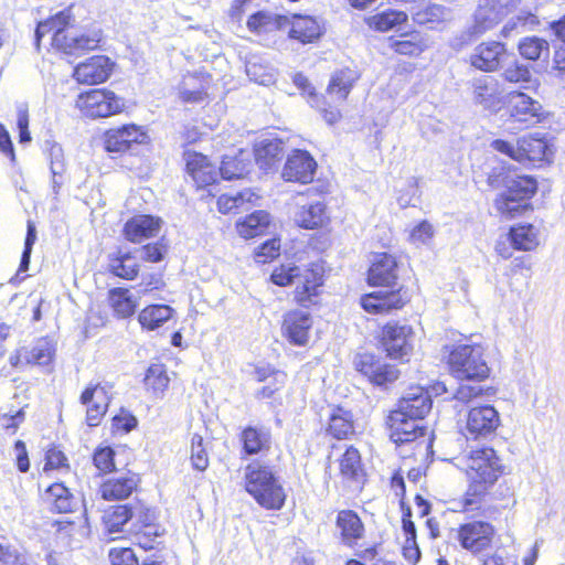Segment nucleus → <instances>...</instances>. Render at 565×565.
<instances>
[{
	"label": "nucleus",
	"instance_id": "nucleus-1",
	"mask_svg": "<svg viewBox=\"0 0 565 565\" xmlns=\"http://www.w3.org/2000/svg\"><path fill=\"white\" fill-rule=\"evenodd\" d=\"M71 10H64L42 21L35 30V42L39 47L42 38L52 33L51 44L65 54L76 55L95 50L100 42V33L77 34L72 25Z\"/></svg>",
	"mask_w": 565,
	"mask_h": 565
},
{
	"label": "nucleus",
	"instance_id": "nucleus-2",
	"mask_svg": "<svg viewBox=\"0 0 565 565\" xmlns=\"http://www.w3.org/2000/svg\"><path fill=\"white\" fill-rule=\"evenodd\" d=\"M245 489L266 510H280L286 492L273 469L259 461L250 462L245 469Z\"/></svg>",
	"mask_w": 565,
	"mask_h": 565
},
{
	"label": "nucleus",
	"instance_id": "nucleus-3",
	"mask_svg": "<svg viewBox=\"0 0 565 565\" xmlns=\"http://www.w3.org/2000/svg\"><path fill=\"white\" fill-rule=\"evenodd\" d=\"M502 473L501 460L493 448L475 449L467 459L469 492L473 495L484 493Z\"/></svg>",
	"mask_w": 565,
	"mask_h": 565
},
{
	"label": "nucleus",
	"instance_id": "nucleus-4",
	"mask_svg": "<svg viewBox=\"0 0 565 565\" xmlns=\"http://www.w3.org/2000/svg\"><path fill=\"white\" fill-rule=\"evenodd\" d=\"M449 365L459 380L481 381L489 376L490 369L480 345L459 344L449 354Z\"/></svg>",
	"mask_w": 565,
	"mask_h": 565
},
{
	"label": "nucleus",
	"instance_id": "nucleus-5",
	"mask_svg": "<svg viewBox=\"0 0 565 565\" xmlns=\"http://www.w3.org/2000/svg\"><path fill=\"white\" fill-rule=\"evenodd\" d=\"M536 191V181L518 177L509 181L507 190L495 200L497 210L508 217H515L530 209L529 200Z\"/></svg>",
	"mask_w": 565,
	"mask_h": 565
},
{
	"label": "nucleus",
	"instance_id": "nucleus-6",
	"mask_svg": "<svg viewBox=\"0 0 565 565\" xmlns=\"http://www.w3.org/2000/svg\"><path fill=\"white\" fill-rule=\"evenodd\" d=\"M77 106L87 117L104 118L124 110V99L107 89H90L81 94Z\"/></svg>",
	"mask_w": 565,
	"mask_h": 565
},
{
	"label": "nucleus",
	"instance_id": "nucleus-7",
	"mask_svg": "<svg viewBox=\"0 0 565 565\" xmlns=\"http://www.w3.org/2000/svg\"><path fill=\"white\" fill-rule=\"evenodd\" d=\"M420 419L409 418L403 412L393 411L388 417L391 440L398 447L411 445L412 450L425 443V427L419 424Z\"/></svg>",
	"mask_w": 565,
	"mask_h": 565
},
{
	"label": "nucleus",
	"instance_id": "nucleus-8",
	"mask_svg": "<svg viewBox=\"0 0 565 565\" xmlns=\"http://www.w3.org/2000/svg\"><path fill=\"white\" fill-rule=\"evenodd\" d=\"M515 7V0H480L475 13L470 34L482 35L491 30L499 21Z\"/></svg>",
	"mask_w": 565,
	"mask_h": 565
},
{
	"label": "nucleus",
	"instance_id": "nucleus-9",
	"mask_svg": "<svg viewBox=\"0 0 565 565\" xmlns=\"http://www.w3.org/2000/svg\"><path fill=\"white\" fill-rule=\"evenodd\" d=\"M415 333L411 326L387 323L383 328L382 343L392 359H408L414 349Z\"/></svg>",
	"mask_w": 565,
	"mask_h": 565
},
{
	"label": "nucleus",
	"instance_id": "nucleus-10",
	"mask_svg": "<svg viewBox=\"0 0 565 565\" xmlns=\"http://www.w3.org/2000/svg\"><path fill=\"white\" fill-rule=\"evenodd\" d=\"M500 425L498 411L491 405L472 407L467 415L468 438H487L494 434Z\"/></svg>",
	"mask_w": 565,
	"mask_h": 565
},
{
	"label": "nucleus",
	"instance_id": "nucleus-11",
	"mask_svg": "<svg viewBox=\"0 0 565 565\" xmlns=\"http://www.w3.org/2000/svg\"><path fill=\"white\" fill-rule=\"evenodd\" d=\"M508 50L504 43L487 41L478 44L469 56L472 67L491 73L498 71L507 56Z\"/></svg>",
	"mask_w": 565,
	"mask_h": 565
},
{
	"label": "nucleus",
	"instance_id": "nucleus-12",
	"mask_svg": "<svg viewBox=\"0 0 565 565\" xmlns=\"http://www.w3.org/2000/svg\"><path fill=\"white\" fill-rule=\"evenodd\" d=\"M277 24L279 29L289 28L288 36L302 44L317 41L323 32L320 22L309 15L295 14L291 19L288 17H278Z\"/></svg>",
	"mask_w": 565,
	"mask_h": 565
},
{
	"label": "nucleus",
	"instance_id": "nucleus-13",
	"mask_svg": "<svg viewBox=\"0 0 565 565\" xmlns=\"http://www.w3.org/2000/svg\"><path fill=\"white\" fill-rule=\"evenodd\" d=\"M312 327L311 315L302 309L286 312L282 318L281 333L294 345H306Z\"/></svg>",
	"mask_w": 565,
	"mask_h": 565
},
{
	"label": "nucleus",
	"instance_id": "nucleus-14",
	"mask_svg": "<svg viewBox=\"0 0 565 565\" xmlns=\"http://www.w3.org/2000/svg\"><path fill=\"white\" fill-rule=\"evenodd\" d=\"M317 163L309 152L295 150L288 158L282 170V178L288 182L309 183L313 180Z\"/></svg>",
	"mask_w": 565,
	"mask_h": 565
},
{
	"label": "nucleus",
	"instance_id": "nucleus-15",
	"mask_svg": "<svg viewBox=\"0 0 565 565\" xmlns=\"http://www.w3.org/2000/svg\"><path fill=\"white\" fill-rule=\"evenodd\" d=\"M408 301L406 291L402 289L391 291H374L361 298L362 308L370 313H388L402 308Z\"/></svg>",
	"mask_w": 565,
	"mask_h": 565
},
{
	"label": "nucleus",
	"instance_id": "nucleus-16",
	"mask_svg": "<svg viewBox=\"0 0 565 565\" xmlns=\"http://www.w3.org/2000/svg\"><path fill=\"white\" fill-rule=\"evenodd\" d=\"M113 62L104 55H96L74 68V78L82 84L95 85L105 82L111 74Z\"/></svg>",
	"mask_w": 565,
	"mask_h": 565
},
{
	"label": "nucleus",
	"instance_id": "nucleus-17",
	"mask_svg": "<svg viewBox=\"0 0 565 565\" xmlns=\"http://www.w3.org/2000/svg\"><path fill=\"white\" fill-rule=\"evenodd\" d=\"M322 266L313 264L310 268H300V277L297 278V287L295 289V300L308 307L316 302L318 289L322 285Z\"/></svg>",
	"mask_w": 565,
	"mask_h": 565
},
{
	"label": "nucleus",
	"instance_id": "nucleus-18",
	"mask_svg": "<svg viewBox=\"0 0 565 565\" xmlns=\"http://www.w3.org/2000/svg\"><path fill=\"white\" fill-rule=\"evenodd\" d=\"M472 98L484 109H495L502 102L500 82L490 75H481L471 82Z\"/></svg>",
	"mask_w": 565,
	"mask_h": 565
},
{
	"label": "nucleus",
	"instance_id": "nucleus-19",
	"mask_svg": "<svg viewBox=\"0 0 565 565\" xmlns=\"http://www.w3.org/2000/svg\"><path fill=\"white\" fill-rule=\"evenodd\" d=\"M493 536V527L487 522H471L463 524L458 532L461 546L473 553L489 546Z\"/></svg>",
	"mask_w": 565,
	"mask_h": 565
},
{
	"label": "nucleus",
	"instance_id": "nucleus-20",
	"mask_svg": "<svg viewBox=\"0 0 565 565\" xmlns=\"http://www.w3.org/2000/svg\"><path fill=\"white\" fill-rule=\"evenodd\" d=\"M355 366L376 385H384L398 377V370L395 366L382 363L371 354H360L355 360Z\"/></svg>",
	"mask_w": 565,
	"mask_h": 565
},
{
	"label": "nucleus",
	"instance_id": "nucleus-21",
	"mask_svg": "<svg viewBox=\"0 0 565 565\" xmlns=\"http://www.w3.org/2000/svg\"><path fill=\"white\" fill-rule=\"evenodd\" d=\"M109 398L107 391L100 384L87 386L82 395L81 403L87 405L86 422L88 426L95 427L107 412Z\"/></svg>",
	"mask_w": 565,
	"mask_h": 565
},
{
	"label": "nucleus",
	"instance_id": "nucleus-22",
	"mask_svg": "<svg viewBox=\"0 0 565 565\" xmlns=\"http://www.w3.org/2000/svg\"><path fill=\"white\" fill-rule=\"evenodd\" d=\"M543 119L542 105L524 93L515 94L511 99V120L530 127Z\"/></svg>",
	"mask_w": 565,
	"mask_h": 565
},
{
	"label": "nucleus",
	"instance_id": "nucleus-23",
	"mask_svg": "<svg viewBox=\"0 0 565 565\" xmlns=\"http://www.w3.org/2000/svg\"><path fill=\"white\" fill-rule=\"evenodd\" d=\"M145 139L143 131L136 125H126L120 128L109 129L105 134V149L108 152H124L135 143H141Z\"/></svg>",
	"mask_w": 565,
	"mask_h": 565
},
{
	"label": "nucleus",
	"instance_id": "nucleus-24",
	"mask_svg": "<svg viewBox=\"0 0 565 565\" xmlns=\"http://www.w3.org/2000/svg\"><path fill=\"white\" fill-rule=\"evenodd\" d=\"M397 279V262L387 253L376 254L369 269L370 285L391 287Z\"/></svg>",
	"mask_w": 565,
	"mask_h": 565
},
{
	"label": "nucleus",
	"instance_id": "nucleus-25",
	"mask_svg": "<svg viewBox=\"0 0 565 565\" xmlns=\"http://www.w3.org/2000/svg\"><path fill=\"white\" fill-rule=\"evenodd\" d=\"M55 353L53 342L49 338H40L32 345L22 347L17 351L15 359L11 358L13 365L19 364H35V365H47Z\"/></svg>",
	"mask_w": 565,
	"mask_h": 565
},
{
	"label": "nucleus",
	"instance_id": "nucleus-26",
	"mask_svg": "<svg viewBox=\"0 0 565 565\" xmlns=\"http://www.w3.org/2000/svg\"><path fill=\"white\" fill-rule=\"evenodd\" d=\"M431 409L429 394L419 386L411 387L401 398L396 411L403 412L409 418L423 419Z\"/></svg>",
	"mask_w": 565,
	"mask_h": 565
},
{
	"label": "nucleus",
	"instance_id": "nucleus-27",
	"mask_svg": "<svg viewBox=\"0 0 565 565\" xmlns=\"http://www.w3.org/2000/svg\"><path fill=\"white\" fill-rule=\"evenodd\" d=\"M185 161L186 171L198 186H206L217 180L220 169L217 170L207 157L196 152H186Z\"/></svg>",
	"mask_w": 565,
	"mask_h": 565
},
{
	"label": "nucleus",
	"instance_id": "nucleus-28",
	"mask_svg": "<svg viewBox=\"0 0 565 565\" xmlns=\"http://www.w3.org/2000/svg\"><path fill=\"white\" fill-rule=\"evenodd\" d=\"M129 521H131L129 504H118L106 510L103 514V524L109 540L114 541L129 535V530L125 529Z\"/></svg>",
	"mask_w": 565,
	"mask_h": 565
},
{
	"label": "nucleus",
	"instance_id": "nucleus-29",
	"mask_svg": "<svg viewBox=\"0 0 565 565\" xmlns=\"http://www.w3.org/2000/svg\"><path fill=\"white\" fill-rule=\"evenodd\" d=\"M160 228L158 220L150 215H137L130 218L124 227L125 237L131 243H140L143 239L157 235Z\"/></svg>",
	"mask_w": 565,
	"mask_h": 565
},
{
	"label": "nucleus",
	"instance_id": "nucleus-30",
	"mask_svg": "<svg viewBox=\"0 0 565 565\" xmlns=\"http://www.w3.org/2000/svg\"><path fill=\"white\" fill-rule=\"evenodd\" d=\"M337 529L340 532L341 542L348 546L356 544L364 534V525L359 515L352 510H342L337 515Z\"/></svg>",
	"mask_w": 565,
	"mask_h": 565
},
{
	"label": "nucleus",
	"instance_id": "nucleus-31",
	"mask_svg": "<svg viewBox=\"0 0 565 565\" xmlns=\"http://www.w3.org/2000/svg\"><path fill=\"white\" fill-rule=\"evenodd\" d=\"M138 481L135 475L110 478L102 483L98 492L107 501L124 500L136 490Z\"/></svg>",
	"mask_w": 565,
	"mask_h": 565
},
{
	"label": "nucleus",
	"instance_id": "nucleus-32",
	"mask_svg": "<svg viewBox=\"0 0 565 565\" xmlns=\"http://www.w3.org/2000/svg\"><path fill=\"white\" fill-rule=\"evenodd\" d=\"M284 154V141L279 138H263L255 145L256 162L262 169H270Z\"/></svg>",
	"mask_w": 565,
	"mask_h": 565
},
{
	"label": "nucleus",
	"instance_id": "nucleus-33",
	"mask_svg": "<svg viewBox=\"0 0 565 565\" xmlns=\"http://www.w3.org/2000/svg\"><path fill=\"white\" fill-rule=\"evenodd\" d=\"M340 473L349 482L358 484L364 481L365 472L361 461V455L354 447H349L339 461Z\"/></svg>",
	"mask_w": 565,
	"mask_h": 565
},
{
	"label": "nucleus",
	"instance_id": "nucleus-34",
	"mask_svg": "<svg viewBox=\"0 0 565 565\" xmlns=\"http://www.w3.org/2000/svg\"><path fill=\"white\" fill-rule=\"evenodd\" d=\"M326 218V205L321 202L301 205L295 214V222L309 230L321 226Z\"/></svg>",
	"mask_w": 565,
	"mask_h": 565
},
{
	"label": "nucleus",
	"instance_id": "nucleus-35",
	"mask_svg": "<svg viewBox=\"0 0 565 565\" xmlns=\"http://www.w3.org/2000/svg\"><path fill=\"white\" fill-rule=\"evenodd\" d=\"M269 223V214L259 210L247 215L244 220L237 222L236 228L238 234L247 239L264 234Z\"/></svg>",
	"mask_w": 565,
	"mask_h": 565
},
{
	"label": "nucleus",
	"instance_id": "nucleus-36",
	"mask_svg": "<svg viewBox=\"0 0 565 565\" xmlns=\"http://www.w3.org/2000/svg\"><path fill=\"white\" fill-rule=\"evenodd\" d=\"M109 270L119 278L131 280L137 277L139 265L131 253L119 250L116 255L109 256Z\"/></svg>",
	"mask_w": 565,
	"mask_h": 565
},
{
	"label": "nucleus",
	"instance_id": "nucleus-37",
	"mask_svg": "<svg viewBox=\"0 0 565 565\" xmlns=\"http://www.w3.org/2000/svg\"><path fill=\"white\" fill-rule=\"evenodd\" d=\"M46 145L52 173V189L57 194L64 182V173L66 171L64 151L61 145L56 142H46Z\"/></svg>",
	"mask_w": 565,
	"mask_h": 565
},
{
	"label": "nucleus",
	"instance_id": "nucleus-38",
	"mask_svg": "<svg viewBox=\"0 0 565 565\" xmlns=\"http://www.w3.org/2000/svg\"><path fill=\"white\" fill-rule=\"evenodd\" d=\"M172 312L170 306L151 305L140 311L138 320L143 329L156 330L171 318Z\"/></svg>",
	"mask_w": 565,
	"mask_h": 565
},
{
	"label": "nucleus",
	"instance_id": "nucleus-39",
	"mask_svg": "<svg viewBox=\"0 0 565 565\" xmlns=\"http://www.w3.org/2000/svg\"><path fill=\"white\" fill-rule=\"evenodd\" d=\"M244 450L255 455L269 447L270 431L265 427H246L242 433Z\"/></svg>",
	"mask_w": 565,
	"mask_h": 565
},
{
	"label": "nucleus",
	"instance_id": "nucleus-40",
	"mask_svg": "<svg viewBox=\"0 0 565 565\" xmlns=\"http://www.w3.org/2000/svg\"><path fill=\"white\" fill-rule=\"evenodd\" d=\"M520 162L541 161L545 158L547 145L543 138L532 135L518 140Z\"/></svg>",
	"mask_w": 565,
	"mask_h": 565
},
{
	"label": "nucleus",
	"instance_id": "nucleus-41",
	"mask_svg": "<svg viewBox=\"0 0 565 565\" xmlns=\"http://www.w3.org/2000/svg\"><path fill=\"white\" fill-rule=\"evenodd\" d=\"M110 305L119 318H127L135 313L138 299L125 288H114L109 291Z\"/></svg>",
	"mask_w": 565,
	"mask_h": 565
},
{
	"label": "nucleus",
	"instance_id": "nucleus-42",
	"mask_svg": "<svg viewBox=\"0 0 565 565\" xmlns=\"http://www.w3.org/2000/svg\"><path fill=\"white\" fill-rule=\"evenodd\" d=\"M49 500L58 513H68L76 509L78 500L63 483H54L47 489Z\"/></svg>",
	"mask_w": 565,
	"mask_h": 565
},
{
	"label": "nucleus",
	"instance_id": "nucleus-43",
	"mask_svg": "<svg viewBox=\"0 0 565 565\" xmlns=\"http://www.w3.org/2000/svg\"><path fill=\"white\" fill-rule=\"evenodd\" d=\"M328 433L337 439H345L354 434L353 416L343 408L334 411L329 418Z\"/></svg>",
	"mask_w": 565,
	"mask_h": 565
},
{
	"label": "nucleus",
	"instance_id": "nucleus-44",
	"mask_svg": "<svg viewBox=\"0 0 565 565\" xmlns=\"http://www.w3.org/2000/svg\"><path fill=\"white\" fill-rule=\"evenodd\" d=\"M356 79L358 75L354 71L350 68L341 70L332 75L328 85V93L340 100H344Z\"/></svg>",
	"mask_w": 565,
	"mask_h": 565
},
{
	"label": "nucleus",
	"instance_id": "nucleus-45",
	"mask_svg": "<svg viewBox=\"0 0 565 565\" xmlns=\"http://www.w3.org/2000/svg\"><path fill=\"white\" fill-rule=\"evenodd\" d=\"M518 50L523 58L539 61L541 57L548 56L550 44L542 38L526 36L519 42Z\"/></svg>",
	"mask_w": 565,
	"mask_h": 565
},
{
	"label": "nucleus",
	"instance_id": "nucleus-46",
	"mask_svg": "<svg viewBox=\"0 0 565 565\" xmlns=\"http://www.w3.org/2000/svg\"><path fill=\"white\" fill-rule=\"evenodd\" d=\"M510 238L514 248L521 250H532L539 245L537 230L531 224L512 227Z\"/></svg>",
	"mask_w": 565,
	"mask_h": 565
},
{
	"label": "nucleus",
	"instance_id": "nucleus-47",
	"mask_svg": "<svg viewBox=\"0 0 565 565\" xmlns=\"http://www.w3.org/2000/svg\"><path fill=\"white\" fill-rule=\"evenodd\" d=\"M166 529L159 523H152L145 527L129 529V535L135 537L136 543L143 550H151L164 535Z\"/></svg>",
	"mask_w": 565,
	"mask_h": 565
},
{
	"label": "nucleus",
	"instance_id": "nucleus-48",
	"mask_svg": "<svg viewBox=\"0 0 565 565\" xmlns=\"http://www.w3.org/2000/svg\"><path fill=\"white\" fill-rule=\"evenodd\" d=\"M407 20V15L403 11H384L372 15L367 19L370 28H373L381 32H386L404 23Z\"/></svg>",
	"mask_w": 565,
	"mask_h": 565
},
{
	"label": "nucleus",
	"instance_id": "nucleus-49",
	"mask_svg": "<svg viewBox=\"0 0 565 565\" xmlns=\"http://www.w3.org/2000/svg\"><path fill=\"white\" fill-rule=\"evenodd\" d=\"M448 18L449 11L439 4H429L413 14V19L416 23L429 25L430 28H434L435 24L446 21Z\"/></svg>",
	"mask_w": 565,
	"mask_h": 565
},
{
	"label": "nucleus",
	"instance_id": "nucleus-50",
	"mask_svg": "<svg viewBox=\"0 0 565 565\" xmlns=\"http://www.w3.org/2000/svg\"><path fill=\"white\" fill-rule=\"evenodd\" d=\"M180 98L184 103H202L206 98L205 87L195 76H185L180 87Z\"/></svg>",
	"mask_w": 565,
	"mask_h": 565
},
{
	"label": "nucleus",
	"instance_id": "nucleus-51",
	"mask_svg": "<svg viewBox=\"0 0 565 565\" xmlns=\"http://www.w3.org/2000/svg\"><path fill=\"white\" fill-rule=\"evenodd\" d=\"M169 376L162 364H152L147 370L145 383L156 394L162 393L169 385Z\"/></svg>",
	"mask_w": 565,
	"mask_h": 565
},
{
	"label": "nucleus",
	"instance_id": "nucleus-52",
	"mask_svg": "<svg viewBox=\"0 0 565 565\" xmlns=\"http://www.w3.org/2000/svg\"><path fill=\"white\" fill-rule=\"evenodd\" d=\"M130 505L132 524L129 529L145 527L157 522L156 511L141 502Z\"/></svg>",
	"mask_w": 565,
	"mask_h": 565
},
{
	"label": "nucleus",
	"instance_id": "nucleus-53",
	"mask_svg": "<svg viewBox=\"0 0 565 565\" xmlns=\"http://www.w3.org/2000/svg\"><path fill=\"white\" fill-rule=\"evenodd\" d=\"M246 74L250 81L265 86L270 85L275 81L274 70L257 62H248L246 64Z\"/></svg>",
	"mask_w": 565,
	"mask_h": 565
},
{
	"label": "nucleus",
	"instance_id": "nucleus-54",
	"mask_svg": "<svg viewBox=\"0 0 565 565\" xmlns=\"http://www.w3.org/2000/svg\"><path fill=\"white\" fill-rule=\"evenodd\" d=\"M270 277L271 281L278 286L297 284V278L300 277V267L292 264L281 265L273 271Z\"/></svg>",
	"mask_w": 565,
	"mask_h": 565
},
{
	"label": "nucleus",
	"instance_id": "nucleus-55",
	"mask_svg": "<svg viewBox=\"0 0 565 565\" xmlns=\"http://www.w3.org/2000/svg\"><path fill=\"white\" fill-rule=\"evenodd\" d=\"M247 172L243 160L234 157H225L220 167V175L225 180L242 178Z\"/></svg>",
	"mask_w": 565,
	"mask_h": 565
},
{
	"label": "nucleus",
	"instance_id": "nucleus-56",
	"mask_svg": "<svg viewBox=\"0 0 565 565\" xmlns=\"http://www.w3.org/2000/svg\"><path fill=\"white\" fill-rule=\"evenodd\" d=\"M93 461L100 472H111L116 469L115 450L109 446L98 447L94 452Z\"/></svg>",
	"mask_w": 565,
	"mask_h": 565
},
{
	"label": "nucleus",
	"instance_id": "nucleus-57",
	"mask_svg": "<svg viewBox=\"0 0 565 565\" xmlns=\"http://www.w3.org/2000/svg\"><path fill=\"white\" fill-rule=\"evenodd\" d=\"M502 76L509 83H527L531 79V72L526 65L515 60L504 68Z\"/></svg>",
	"mask_w": 565,
	"mask_h": 565
},
{
	"label": "nucleus",
	"instance_id": "nucleus-58",
	"mask_svg": "<svg viewBox=\"0 0 565 565\" xmlns=\"http://www.w3.org/2000/svg\"><path fill=\"white\" fill-rule=\"evenodd\" d=\"M537 19L534 14H519L515 18L510 19L501 30V34L503 38L512 36L513 32H519V29H524L525 26H533L537 24Z\"/></svg>",
	"mask_w": 565,
	"mask_h": 565
},
{
	"label": "nucleus",
	"instance_id": "nucleus-59",
	"mask_svg": "<svg viewBox=\"0 0 565 565\" xmlns=\"http://www.w3.org/2000/svg\"><path fill=\"white\" fill-rule=\"evenodd\" d=\"M286 381V373L282 371H277V373H274V379L268 380L266 382L267 384L256 392V398L265 399L274 397L275 393L280 391L285 386Z\"/></svg>",
	"mask_w": 565,
	"mask_h": 565
},
{
	"label": "nucleus",
	"instance_id": "nucleus-60",
	"mask_svg": "<svg viewBox=\"0 0 565 565\" xmlns=\"http://www.w3.org/2000/svg\"><path fill=\"white\" fill-rule=\"evenodd\" d=\"M202 437L194 435L192 438L191 460L196 470L203 471L209 465L207 454L202 446Z\"/></svg>",
	"mask_w": 565,
	"mask_h": 565
},
{
	"label": "nucleus",
	"instance_id": "nucleus-61",
	"mask_svg": "<svg viewBox=\"0 0 565 565\" xmlns=\"http://www.w3.org/2000/svg\"><path fill=\"white\" fill-rule=\"evenodd\" d=\"M26 227H28V230H26V237L24 241V249L22 253L20 268H19L20 271L28 270L29 265H30L32 248L36 241V227L34 225V223L32 221H28Z\"/></svg>",
	"mask_w": 565,
	"mask_h": 565
},
{
	"label": "nucleus",
	"instance_id": "nucleus-62",
	"mask_svg": "<svg viewBox=\"0 0 565 565\" xmlns=\"http://www.w3.org/2000/svg\"><path fill=\"white\" fill-rule=\"evenodd\" d=\"M109 559L113 565H139L134 551L129 547L111 548Z\"/></svg>",
	"mask_w": 565,
	"mask_h": 565
},
{
	"label": "nucleus",
	"instance_id": "nucleus-63",
	"mask_svg": "<svg viewBox=\"0 0 565 565\" xmlns=\"http://www.w3.org/2000/svg\"><path fill=\"white\" fill-rule=\"evenodd\" d=\"M139 257L146 262L157 263L162 260L166 253L164 246L159 243L147 244L135 250Z\"/></svg>",
	"mask_w": 565,
	"mask_h": 565
},
{
	"label": "nucleus",
	"instance_id": "nucleus-64",
	"mask_svg": "<svg viewBox=\"0 0 565 565\" xmlns=\"http://www.w3.org/2000/svg\"><path fill=\"white\" fill-rule=\"evenodd\" d=\"M434 236V228L427 221L420 222L411 232V241L415 244H427Z\"/></svg>",
	"mask_w": 565,
	"mask_h": 565
}]
</instances>
